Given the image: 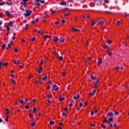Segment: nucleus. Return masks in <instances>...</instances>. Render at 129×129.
Segmentation results:
<instances>
[{
  "mask_svg": "<svg viewBox=\"0 0 129 129\" xmlns=\"http://www.w3.org/2000/svg\"><path fill=\"white\" fill-rule=\"evenodd\" d=\"M31 14H32V11L27 9L26 10V13H24V16L26 17H29V16H30Z\"/></svg>",
  "mask_w": 129,
  "mask_h": 129,
  "instance_id": "1",
  "label": "nucleus"
},
{
  "mask_svg": "<svg viewBox=\"0 0 129 129\" xmlns=\"http://www.w3.org/2000/svg\"><path fill=\"white\" fill-rule=\"evenodd\" d=\"M52 87L53 89L54 90H55V91H57V90H59V88L56 85H53Z\"/></svg>",
  "mask_w": 129,
  "mask_h": 129,
  "instance_id": "2",
  "label": "nucleus"
},
{
  "mask_svg": "<svg viewBox=\"0 0 129 129\" xmlns=\"http://www.w3.org/2000/svg\"><path fill=\"white\" fill-rule=\"evenodd\" d=\"M40 2H41V0H36V3L34 4L35 6H38L39 7H40V6H41Z\"/></svg>",
  "mask_w": 129,
  "mask_h": 129,
  "instance_id": "3",
  "label": "nucleus"
},
{
  "mask_svg": "<svg viewBox=\"0 0 129 129\" xmlns=\"http://www.w3.org/2000/svg\"><path fill=\"white\" fill-rule=\"evenodd\" d=\"M5 13L6 14V15L7 17H11L12 16V14H11V12L10 11H5Z\"/></svg>",
  "mask_w": 129,
  "mask_h": 129,
  "instance_id": "4",
  "label": "nucleus"
},
{
  "mask_svg": "<svg viewBox=\"0 0 129 129\" xmlns=\"http://www.w3.org/2000/svg\"><path fill=\"white\" fill-rule=\"evenodd\" d=\"M113 120V118L112 117H110L109 119H108V120H106V123H110L111 121Z\"/></svg>",
  "mask_w": 129,
  "mask_h": 129,
  "instance_id": "5",
  "label": "nucleus"
},
{
  "mask_svg": "<svg viewBox=\"0 0 129 129\" xmlns=\"http://www.w3.org/2000/svg\"><path fill=\"white\" fill-rule=\"evenodd\" d=\"M37 71L39 74L41 73V72H43V68H39Z\"/></svg>",
  "mask_w": 129,
  "mask_h": 129,
  "instance_id": "6",
  "label": "nucleus"
},
{
  "mask_svg": "<svg viewBox=\"0 0 129 129\" xmlns=\"http://www.w3.org/2000/svg\"><path fill=\"white\" fill-rule=\"evenodd\" d=\"M53 41L54 42H58V41H59V38L56 36H54L53 37Z\"/></svg>",
  "mask_w": 129,
  "mask_h": 129,
  "instance_id": "7",
  "label": "nucleus"
},
{
  "mask_svg": "<svg viewBox=\"0 0 129 129\" xmlns=\"http://www.w3.org/2000/svg\"><path fill=\"white\" fill-rule=\"evenodd\" d=\"M59 5H60L61 6H66V5H67V3L66 2H60L59 3Z\"/></svg>",
  "mask_w": 129,
  "mask_h": 129,
  "instance_id": "8",
  "label": "nucleus"
},
{
  "mask_svg": "<svg viewBox=\"0 0 129 129\" xmlns=\"http://www.w3.org/2000/svg\"><path fill=\"white\" fill-rule=\"evenodd\" d=\"M59 42H61V43H63L64 41H65V39L63 37H60V38L59 39Z\"/></svg>",
  "mask_w": 129,
  "mask_h": 129,
  "instance_id": "9",
  "label": "nucleus"
},
{
  "mask_svg": "<svg viewBox=\"0 0 129 129\" xmlns=\"http://www.w3.org/2000/svg\"><path fill=\"white\" fill-rule=\"evenodd\" d=\"M33 112H34V113H37L38 112V109L36 107L33 108Z\"/></svg>",
  "mask_w": 129,
  "mask_h": 129,
  "instance_id": "10",
  "label": "nucleus"
},
{
  "mask_svg": "<svg viewBox=\"0 0 129 129\" xmlns=\"http://www.w3.org/2000/svg\"><path fill=\"white\" fill-rule=\"evenodd\" d=\"M103 49H107L108 48V52L109 51V50H108L109 49V47H108V46L107 45H105L103 46Z\"/></svg>",
  "mask_w": 129,
  "mask_h": 129,
  "instance_id": "11",
  "label": "nucleus"
},
{
  "mask_svg": "<svg viewBox=\"0 0 129 129\" xmlns=\"http://www.w3.org/2000/svg\"><path fill=\"white\" fill-rule=\"evenodd\" d=\"M8 26H9V27H13V21H10V22L8 23Z\"/></svg>",
  "mask_w": 129,
  "mask_h": 129,
  "instance_id": "12",
  "label": "nucleus"
},
{
  "mask_svg": "<svg viewBox=\"0 0 129 129\" xmlns=\"http://www.w3.org/2000/svg\"><path fill=\"white\" fill-rule=\"evenodd\" d=\"M98 24L99 25H104V21H99Z\"/></svg>",
  "mask_w": 129,
  "mask_h": 129,
  "instance_id": "13",
  "label": "nucleus"
},
{
  "mask_svg": "<svg viewBox=\"0 0 129 129\" xmlns=\"http://www.w3.org/2000/svg\"><path fill=\"white\" fill-rule=\"evenodd\" d=\"M13 64H15L16 65H18V64H20V61L19 60H15L14 61Z\"/></svg>",
  "mask_w": 129,
  "mask_h": 129,
  "instance_id": "14",
  "label": "nucleus"
},
{
  "mask_svg": "<svg viewBox=\"0 0 129 129\" xmlns=\"http://www.w3.org/2000/svg\"><path fill=\"white\" fill-rule=\"evenodd\" d=\"M107 44H108V45H110V44H112V41H111L110 40H107Z\"/></svg>",
  "mask_w": 129,
  "mask_h": 129,
  "instance_id": "15",
  "label": "nucleus"
},
{
  "mask_svg": "<svg viewBox=\"0 0 129 129\" xmlns=\"http://www.w3.org/2000/svg\"><path fill=\"white\" fill-rule=\"evenodd\" d=\"M101 63H102V59L100 58L98 61V64L99 65L100 64H101Z\"/></svg>",
  "mask_w": 129,
  "mask_h": 129,
  "instance_id": "16",
  "label": "nucleus"
},
{
  "mask_svg": "<svg viewBox=\"0 0 129 129\" xmlns=\"http://www.w3.org/2000/svg\"><path fill=\"white\" fill-rule=\"evenodd\" d=\"M107 115L108 116H112V115H113V113H112V112H110L108 113Z\"/></svg>",
  "mask_w": 129,
  "mask_h": 129,
  "instance_id": "17",
  "label": "nucleus"
},
{
  "mask_svg": "<svg viewBox=\"0 0 129 129\" xmlns=\"http://www.w3.org/2000/svg\"><path fill=\"white\" fill-rule=\"evenodd\" d=\"M80 97V95H79V94H77V97H76V96H75L74 97V99H78Z\"/></svg>",
  "mask_w": 129,
  "mask_h": 129,
  "instance_id": "18",
  "label": "nucleus"
},
{
  "mask_svg": "<svg viewBox=\"0 0 129 129\" xmlns=\"http://www.w3.org/2000/svg\"><path fill=\"white\" fill-rule=\"evenodd\" d=\"M55 122L54 121V120H50V123H49V125H53L54 124V123Z\"/></svg>",
  "mask_w": 129,
  "mask_h": 129,
  "instance_id": "19",
  "label": "nucleus"
},
{
  "mask_svg": "<svg viewBox=\"0 0 129 129\" xmlns=\"http://www.w3.org/2000/svg\"><path fill=\"white\" fill-rule=\"evenodd\" d=\"M72 29L73 30V31H74V32H79L80 30H79V29H75V28H72Z\"/></svg>",
  "mask_w": 129,
  "mask_h": 129,
  "instance_id": "20",
  "label": "nucleus"
},
{
  "mask_svg": "<svg viewBox=\"0 0 129 129\" xmlns=\"http://www.w3.org/2000/svg\"><path fill=\"white\" fill-rule=\"evenodd\" d=\"M95 24H96V22L95 21H92V22L91 23V27H92V26H94V25H95Z\"/></svg>",
  "mask_w": 129,
  "mask_h": 129,
  "instance_id": "21",
  "label": "nucleus"
},
{
  "mask_svg": "<svg viewBox=\"0 0 129 129\" xmlns=\"http://www.w3.org/2000/svg\"><path fill=\"white\" fill-rule=\"evenodd\" d=\"M47 76H45L44 77L42 78V80L43 81H47Z\"/></svg>",
  "mask_w": 129,
  "mask_h": 129,
  "instance_id": "22",
  "label": "nucleus"
},
{
  "mask_svg": "<svg viewBox=\"0 0 129 129\" xmlns=\"http://www.w3.org/2000/svg\"><path fill=\"white\" fill-rule=\"evenodd\" d=\"M91 78L92 80H95L96 79V76L93 77L92 75H91Z\"/></svg>",
  "mask_w": 129,
  "mask_h": 129,
  "instance_id": "23",
  "label": "nucleus"
},
{
  "mask_svg": "<svg viewBox=\"0 0 129 129\" xmlns=\"http://www.w3.org/2000/svg\"><path fill=\"white\" fill-rule=\"evenodd\" d=\"M44 38H45V39H47V38H49H49H51V36H48L47 35H44Z\"/></svg>",
  "mask_w": 129,
  "mask_h": 129,
  "instance_id": "24",
  "label": "nucleus"
},
{
  "mask_svg": "<svg viewBox=\"0 0 129 129\" xmlns=\"http://www.w3.org/2000/svg\"><path fill=\"white\" fill-rule=\"evenodd\" d=\"M21 5H23L24 7H27V2H21Z\"/></svg>",
  "mask_w": 129,
  "mask_h": 129,
  "instance_id": "25",
  "label": "nucleus"
},
{
  "mask_svg": "<svg viewBox=\"0 0 129 129\" xmlns=\"http://www.w3.org/2000/svg\"><path fill=\"white\" fill-rule=\"evenodd\" d=\"M93 87H94V88L95 89H97V83H94Z\"/></svg>",
  "mask_w": 129,
  "mask_h": 129,
  "instance_id": "26",
  "label": "nucleus"
},
{
  "mask_svg": "<svg viewBox=\"0 0 129 129\" xmlns=\"http://www.w3.org/2000/svg\"><path fill=\"white\" fill-rule=\"evenodd\" d=\"M25 109H29L30 108V106L29 105H26L25 106Z\"/></svg>",
  "mask_w": 129,
  "mask_h": 129,
  "instance_id": "27",
  "label": "nucleus"
},
{
  "mask_svg": "<svg viewBox=\"0 0 129 129\" xmlns=\"http://www.w3.org/2000/svg\"><path fill=\"white\" fill-rule=\"evenodd\" d=\"M29 118H34V115L33 114H30L29 115Z\"/></svg>",
  "mask_w": 129,
  "mask_h": 129,
  "instance_id": "28",
  "label": "nucleus"
},
{
  "mask_svg": "<svg viewBox=\"0 0 129 129\" xmlns=\"http://www.w3.org/2000/svg\"><path fill=\"white\" fill-rule=\"evenodd\" d=\"M35 124H36V121H34L31 123V126H35Z\"/></svg>",
  "mask_w": 129,
  "mask_h": 129,
  "instance_id": "29",
  "label": "nucleus"
},
{
  "mask_svg": "<svg viewBox=\"0 0 129 129\" xmlns=\"http://www.w3.org/2000/svg\"><path fill=\"white\" fill-rule=\"evenodd\" d=\"M31 42H34V41H37V40L36 39V37H33L32 38V39L31 40Z\"/></svg>",
  "mask_w": 129,
  "mask_h": 129,
  "instance_id": "30",
  "label": "nucleus"
},
{
  "mask_svg": "<svg viewBox=\"0 0 129 129\" xmlns=\"http://www.w3.org/2000/svg\"><path fill=\"white\" fill-rule=\"evenodd\" d=\"M63 100H64V98L60 97L59 98V101H63Z\"/></svg>",
  "mask_w": 129,
  "mask_h": 129,
  "instance_id": "31",
  "label": "nucleus"
},
{
  "mask_svg": "<svg viewBox=\"0 0 129 129\" xmlns=\"http://www.w3.org/2000/svg\"><path fill=\"white\" fill-rule=\"evenodd\" d=\"M6 111H7L6 112L7 114H10V110L9 109H7Z\"/></svg>",
  "mask_w": 129,
  "mask_h": 129,
  "instance_id": "32",
  "label": "nucleus"
},
{
  "mask_svg": "<svg viewBox=\"0 0 129 129\" xmlns=\"http://www.w3.org/2000/svg\"><path fill=\"white\" fill-rule=\"evenodd\" d=\"M19 102L20 103H21V104H23V103H24V101H23V100H20L19 101Z\"/></svg>",
  "mask_w": 129,
  "mask_h": 129,
  "instance_id": "33",
  "label": "nucleus"
},
{
  "mask_svg": "<svg viewBox=\"0 0 129 129\" xmlns=\"http://www.w3.org/2000/svg\"><path fill=\"white\" fill-rule=\"evenodd\" d=\"M2 64H3V65H4V66H8V62H6V63L3 62V63H2Z\"/></svg>",
  "mask_w": 129,
  "mask_h": 129,
  "instance_id": "34",
  "label": "nucleus"
},
{
  "mask_svg": "<svg viewBox=\"0 0 129 129\" xmlns=\"http://www.w3.org/2000/svg\"><path fill=\"white\" fill-rule=\"evenodd\" d=\"M104 120L103 121V122H106V120H108L106 117H104Z\"/></svg>",
  "mask_w": 129,
  "mask_h": 129,
  "instance_id": "35",
  "label": "nucleus"
},
{
  "mask_svg": "<svg viewBox=\"0 0 129 129\" xmlns=\"http://www.w3.org/2000/svg\"><path fill=\"white\" fill-rule=\"evenodd\" d=\"M6 121H9V116H7L5 118Z\"/></svg>",
  "mask_w": 129,
  "mask_h": 129,
  "instance_id": "36",
  "label": "nucleus"
},
{
  "mask_svg": "<svg viewBox=\"0 0 129 129\" xmlns=\"http://www.w3.org/2000/svg\"><path fill=\"white\" fill-rule=\"evenodd\" d=\"M4 5H6V2H4L2 3H0V6H4Z\"/></svg>",
  "mask_w": 129,
  "mask_h": 129,
  "instance_id": "37",
  "label": "nucleus"
},
{
  "mask_svg": "<svg viewBox=\"0 0 129 129\" xmlns=\"http://www.w3.org/2000/svg\"><path fill=\"white\" fill-rule=\"evenodd\" d=\"M101 126L102 127V128H106V125H104L103 124H101Z\"/></svg>",
  "mask_w": 129,
  "mask_h": 129,
  "instance_id": "38",
  "label": "nucleus"
},
{
  "mask_svg": "<svg viewBox=\"0 0 129 129\" xmlns=\"http://www.w3.org/2000/svg\"><path fill=\"white\" fill-rule=\"evenodd\" d=\"M33 77V75H30L28 76V79H31V78H32Z\"/></svg>",
  "mask_w": 129,
  "mask_h": 129,
  "instance_id": "39",
  "label": "nucleus"
},
{
  "mask_svg": "<svg viewBox=\"0 0 129 129\" xmlns=\"http://www.w3.org/2000/svg\"><path fill=\"white\" fill-rule=\"evenodd\" d=\"M114 113L115 115H118V114H119L118 111H115Z\"/></svg>",
  "mask_w": 129,
  "mask_h": 129,
  "instance_id": "40",
  "label": "nucleus"
},
{
  "mask_svg": "<svg viewBox=\"0 0 129 129\" xmlns=\"http://www.w3.org/2000/svg\"><path fill=\"white\" fill-rule=\"evenodd\" d=\"M50 102H51V101H48V103H47V105H48V106H50Z\"/></svg>",
  "mask_w": 129,
  "mask_h": 129,
  "instance_id": "41",
  "label": "nucleus"
},
{
  "mask_svg": "<svg viewBox=\"0 0 129 129\" xmlns=\"http://www.w3.org/2000/svg\"><path fill=\"white\" fill-rule=\"evenodd\" d=\"M109 0H104V2L106 4H108L109 3Z\"/></svg>",
  "mask_w": 129,
  "mask_h": 129,
  "instance_id": "42",
  "label": "nucleus"
},
{
  "mask_svg": "<svg viewBox=\"0 0 129 129\" xmlns=\"http://www.w3.org/2000/svg\"><path fill=\"white\" fill-rule=\"evenodd\" d=\"M59 59L60 61H62L63 60V56H60Z\"/></svg>",
  "mask_w": 129,
  "mask_h": 129,
  "instance_id": "43",
  "label": "nucleus"
},
{
  "mask_svg": "<svg viewBox=\"0 0 129 129\" xmlns=\"http://www.w3.org/2000/svg\"><path fill=\"white\" fill-rule=\"evenodd\" d=\"M61 23L62 24H65L66 23V21H65V20H62L61 21Z\"/></svg>",
  "mask_w": 129,
  "mask_h": 129,
  "instance_id": "44",
  "label": "nucleus"
},
{
  "mask_svg": "<svg viewBox=\"0 0 129 129\" xmlns=\"http://www.w3.org/2000/svg\"><path fill=\"white\" fill-rule=\"evenodd\" d=\"M79 105L80 107H82V106H83V104L82 103H80Z\"/></svg>",
  "mask_w": 129,
  "mask_h": 129,
  "instance_id": "45",
  "label": "nucleus"
},
{
  "mask_svg": "<svg viewBox=\"0 0 129 129\" xmlns=\"http://www.w3.org/2000/svg\"><path fill=\"white\" fill-rule=\"evenodd\" d=\"M6 4H7V6H11L12 5V2L9 3L8 2H6Z\"/></svg>",
  "mask_w": 129,
  "mask_h": 129,
  "instance_id": "46",
  "label": "nucleus"
},
{
  "mask_svg": "<svg viewBox=\"0 0 129 129\" xmlns=\"http://www.w3.org/2000/svg\"><path fill=\"white\" fill-rule=\"evenodd\" d=\"M118 25H121V21H118L117 22Z\"/></svg>",
  "mask_w": 129,
  "mask_h": 129,
  "instance_id": "47",
  "label": "nucleus"
},
{
  "mask_svg": "<svg viewBox=\"0 0 129 129\" xmlns=\"http://www.w3.org/2000/svg\"><path fill=\"white\" fill-rule=\"evenodd\" d=\"M108 55H109V56H111V55H112V53H111V52H108Z\"/></svg>",
  "mask_w": 129,
  "mask_h": 129,
  "instance_id": "48",
  "label": "nucleus"
},
{
  "mask_svg": "<svg viewBox=\"0 0 129 129\" xmlns=\"http://www.w3.org/2000/svg\"><path fill=\"white\" fill-rule=\"evenodd\" d=\"M7 30L8 31H10V30H11V28L9 27V26H7Z\"/></svg>",
  "mask_w": 129,
  "mask_h": 129,
  "instance_id": "49",
  "label": "nucleus"
},
{
  "mask_svg": "<svg viewBox=\"0 0 129 129\" xmlns=\"http://www.w3.org/2000/svg\"><path fill=\"white\" fill-rule=\"evenodd\" d=\"M70 14H69V13L64 14V17H67V16H70Z\"/></svg>",
  "mask_w": 129,
  "mask_h": 129,
  "instance_id": "50",
  "label": "nucleus"
},
{
  "mask_svg": "<svg viewBox=\"0 0 129 129\" xmlns=\"http://www.w3.org/2000/svg\"><path fill=\"white\" fill-rule=\"evenodd\" d=\"M87 102H86L85 104H84V107H86V105H87Z\"/></svg>",
  "mask_w": 129,
  "mask_h": 129,
  "instance_id": "51",
  "label": "nucleus"
},
{
  "mask_svg": "<svg viewBox=\"0 0 129 129\" xmlns=\"http://www.w3.org/2000/svg\"><path fill=\"white\" fill-rule=\"evenodd\" d=\"M28 1H29V0H22V3H27V2H28Z\"/></svg>",
  "mask_w": 129,
  "mask_h": 129,
  "instance_id": "52",
  "label": "nucleus"
},
{
  "mask_svg": "<svg viewBox=\"0 0 129 129\" xmlns=\"http://www.w3.org/2000/svg\"><path fill=\"white\" fill-rule=\"evenodd\" d=\"M7 46V45H6V44H4L3 46L2 47L4 48V49H5V48H6V46Z\"/></svg>",
  "mask_w": 129,
  "mask_h": 129,
  "instance_id": "53",
  "label": "nucleus"
},
{
  "mask_svg": "<svg viewBox=\"0 0 129 129\" xmlns=\"http://www.w3.org/2000/svg\"><path fill=\"white\" fill-rule=\"evenodd\" d=\"M40 64L42 65V64H44V61L42 60V59H41Z\"/></svg>",
  "mask_w": 129,
  "mask_h": 129,
  "instance_id": "54",
  "label": "nucleus"
},
{
  "mask_svg": "<svg viewBox=\"0 0 129 129\" xmlns=\"http://www.w3.org/2000/svg\"><path fill=\"white\" fill-rule=\"evenodd\" d=\"M14 52H15L16 53H18V49H15Z\"/></svg>",
  "mask_w": 129,
  "mask_h": 129,
  "instance_id": "55",
  "label": "nucleus"
},
{
  "mask_svg": "<svg viewBox=\"0 0 129 129\" xmlns=\"http://www.w3.org/2000/svg\"><path fill=\"white\" fill-rule=\"evenodd\" d=\"M40 3H41V4H44V3H45V1H44V0H43V1L41 0Z\"/></svg>",
  "mask_w": 129,
  "mask_h": 129,
  "instance_id": "56",
  "label": "nucleus"
},
{
  "mask_svg": "<svg viewBox=\"0 0 129 129\" xmlns=\"http://www.w3.org/2000/svg\"><path fill=\"white\" fill-rule=\"evenodd\" d=\"M91 115H93V114H94V111H92L91 112Z\"/></svg>",
  "mask_w": 129,
  "mask_h": 129,
  "instance_id": "57",
  "label": "nucleus"
},
{
  "mask_svg": "<svg viewBox=\"0 0 129 129\" xmlns=\"http://www.w3.org/2000/svg\"><path fill=\"white\" fill-rule=\"evenodd\" d=\"M47 97H52V94H50L49 96V95H47Z\"/></svg>",
  "mask_w": 129,
  "mask_h": 129,
  "instance_id": "58",
  "label": "nucleus"
},
{
  "mask_svg": "<svg viewBox=\"0 0 129 129\" xmlns=\"http://www.w3.org/2000/svg\"><path fill=\"white\" fill-rule=\"evenodd\" d=\"M90 95H91V96H92L94 95V93H90Z\"/></svg>",
  "mask_w": 129,
  "mask_h": 129,
  "instance_id": "59",
  "label": "nucleus"
},
{
  "mask_svg": "<svg viewBox=\"0 0 129 129\" xmlns=\"http://www.w3.org/2000/svg\"><path fill=\"white\" fill-rule=\"evenodd\" d=\"M89 60V61H90L91 60V57H88V59H87V62Z\"/></svg>",
  "mask_w": 129,
  "mask_h": 129,
  "instance_id": "60",
  "label": "nucleus"
},
{
  "mask_svg": "<svg viewBox=\"0 0 129 129\" xmlns=\"http://www.w3.org/2000/svg\"><path fill=\"white\" fill-rule=\"evenodd\" d=\"M50 88H51V86H50V85L47 86V89H50Z\"/></svg>",
  "mask_w": 129,
  "mask_h": 129,
  "instance_id": "61",
  "label": "nucleus"
},
{
  "mask_svg": "<svg viewBox=\"0 0 129 129\" xmlns=\"http://www.w3.org/2000/svg\"><path fill=\"white\" fill-rule=\"evenodd\" d=\"M12 83H13V84H16V81L15 80H12Z\"/></svg>",
  "mask_w": 129,
  "mask_h": 129,
  "instance_id": "62",
  "label": "nucleus"
},
{
  "mask_svg": "<svg viewBox=\"0 0 129 129\" xmlns=\"http://www.w3.org/2000/svg\"><path fill=\"white\" fill-rule=\"evenodd\" d=\"M62 115H65L66 116H67V115H66V113L65 112L62 113Z\"/></svg>",
  "mask_w": 129,
  "mask_h": 129,
  "instance_id": "63",
  "label": "nucleus"
},
{
  "mask_svg": "<svg viewBox=\"0 0 129 129\" xmlns=\"http://www.w3.org/2000/svg\"><path fill=\"white\" fill-rule=\"evenodd\" d=\"M91 126H95V124H91Z\"/></svg>",
  "mask_w": 129,
  "mask_h": 129,
  "instance_id": "64",
  "label": "nucleus"
}]
</instances>
